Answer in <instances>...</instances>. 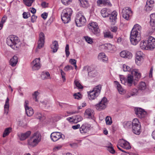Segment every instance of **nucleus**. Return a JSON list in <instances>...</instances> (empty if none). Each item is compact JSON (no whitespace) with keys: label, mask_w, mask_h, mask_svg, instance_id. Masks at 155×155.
Wrapping results in <instances>:
<instances>
[{"label":"nucleus","mask_w":155,"mask_h":155,"mask_svg":"<svg viewBox=\"0 0 155 155\" xmlns=\"http://www.w3.org/2000/svg\"><path fill=\"white\" fill-rule=\"evenodd\" d=\"M44 43L45 41L43 42L42 41H38V48L36 49V51H37L38 49H41L42 48L44 45Z\"/></svg>","instance_id":"5fc2aeb1"},{"label":"nucleus","mask_w":155,"mask_h":155,"mask_svg":"<svg viewBox=\"0 0 155 155\" xmlns=\"http://www.w3.org/2000/svg\"><path fill=\"white\" fill-rule=\"evenodd\" d=\"M39 93L38 91H35L34 92V93L33 94V96H34V98L35 99V101H38V100L37 99V97L39 94Z\"/></svg>","instance_id":"13d9d810"},{"label":"nucleus","mask_w":155,"mask_h":155,"mask_svg":"<svg viewBox=\"0 0 155 155\" xmlns=\"http://www.w3.org/2000/svg\"><path fill=\"white\" fill-rule=\"evenodd\" d=\"M50 47L52 50V52L53 53L56 52L59 48L58 41H55L53 42L52 44L50 45Z\"/></svg>","instance_id":"b1692460"},{"label":"nucleus","mask_w":155,"mask_h":155,"mask_svg":"<svg viewBox=\"0 0 155 155\" xmlns=\"http://www.w3.org/2000/svg\"><path fill=\"white\" fill-rule=\"evenodd\" d=\"M148 44L147 41L144 40L142 41L140 43V47L141 49L143 50H148L150 49L148 46Z\"/></svg>","instance_id":"cd10ccee"},{"label":"nucleus","mask_w":155,"mask_h":155,"mask_svg":"<svg viewBox=\"0 0 155 155\" xmlns=\"http://www.w3.org/2000/svg\"><path fill=\"white\" fill-rule=\"evenodd\" d=\"M101 89V86L99 84L95 87L91 91L87 92L88 98L90 100H93L96 98L100 94Z\"/></svg>","instance_id":"7ed1b4c3"},{"label":"nucleus","mask_w":155,"mask_h":155,"mask_svg":"<svg viewBox=\"0 0 155 155\" xmlns=\"http://www.w3.org/2000/svg\"><path fill=\"white\" fill-rule=\"evenodd\" d=\"M134 110L137 116L140 118H144L146 114V112L143 109L140 108H135Z\"/></svg>","instance_id":"9b49d317"},{"label":"nucleus","mask_w":155,"mask_h":155,"mask_svg":"<svg viewBox=\"0 0 155 155\" xmlns=\"http://www.w3.org/2000/svg\"><path fill=\"white\" fill-rule=\"evenodd\" d=\"M79 17L78 21V27H80L84 26L86 24V20L85 17L83 15L79 16L78 15V17Z\"/></svg>","instance_id":"a211bd4d"},{"label":"nucleus","mask_w":155,"mask_h":155,"mask_svg":"<svg viewBox=\"0 0 155 155\" xmlns=\"http://www.w3.org/2000/svg\"><path fill=\"white\" fill-rule=\"evenodd\" d=\"M61 18L64 24L67 23L70 21V16L63 13L61 14Z\"/></svg>","instance_id":"5701e85b"},{"label":"nucleus","mask_w":155,"mask_h":155,"mask_svg":"<svg viewBox=\"0 0 155 155\" xmlns=\"http://www.w3.org/2000/svg\"><path fill=\"white\" fill-rule=\"evenodd\" d=\"M72 11L71 8H67L63 10L62 13L71 16V15L72 14Z\"/></svg>","instance_id":"c03bdc74"},{"label":"nucleus","mask_w":155,"mask_h":155,"mask_svg":"<svg viewBox=\"0 0 155 155\" xmlns=\"http://www.w3.org/2000/svg\"><path fill=\"white\" fill-rule=\"evenodd\" d=\"M114 83L120 94H123L125 92V91L122 87L121 85L119 84V82L117 81H114Z\"/></svg>","instance_id":"393cba45"},{"label":"nucleus","mask_w":155,"mask_h":155,"mask_svg":"<svg viewBox=\"0 0 155 155\" xmlns=\"http://www.w3.org/2000/svg\"><path fill=\"white\" fill-rule=\"evenodd\" d=\"M91 126L90 125L84 124L82 125L80 128V131L81 133H85L87 132L90 129Z\"/></svg>","instance_id":"aec40b11"},{"label":"nucleus","mask_w":155,"mask_h":155,"mask_svg":"<svg viewBox=\"0 0 155 155\" xmlns=\"http://www.w3.org/2000/svg\"><path fill=\"white\" fill-rule=\"evenodd\" d=\"M141 34L132 30L130 34V40L131 43L136 45L141 40Z\"/></svg>","instance_id":"20e7f679"},{"label":"nucleus","mask_w":155,"mask_h":155,"mask_svg":"<svg viewBox=\"0 0 155 155\" xmlns=\"http://www.w3.org/2000/svg\"><path fill=\"white\" fill-rule=\"evenodd\" d=\"M132 14V11L130 8L126 7L122 11V15L123 17L127 21L129 20Z\"/></svg>","instance_id":"6e6552de"},{"label":"nucleus","mask_w":155,"mask_h":155,"mask_svg":"<svg viewBox=\"0 0 155 155\" xmlns=\"http://www.w3.org/2000/svg\"><path fill=\"white\" fill-rule=\"evenodd\" d=\"M106 123L107 125H110L112 122L111 117L110 116H107L105 119Z\"/></svg>","instance_id":"de8ad7c7"},{"label":"nucleus","mask_w":155,"mask_h":155,"mask_svg":"<svg viewBox=\"0 0 155 155\" xmlns=\"http://www.w3.org/2000/svg\"><path fill=\"white\" fill-rule=\"evenodd\" d=\"M101 48L105 51H109L113 50L115 48L114 45L110 44H106L101 45Z\"/></svg>","instance_id":"2eb2a0df"},{"label":"nucleus","mask_w":155,"mask_h":155,"mask_svg":"<svg viewBox=\"0 0 155 155\" xmlns=\"http://www.w3.org/2000/svg\"><path fill=\"white\" fill-rule=\"evenodd\" d=\"M73 67L71 65H67L65 66L64 68V70L65 71H68L69 70H71L73 69Z\"/></svg>","instance_id":"bf43d9fd"},{"label":"nucleus","mask_w":155,"mask_h":155,"mask_svg":"<svg viewBox=\"0 0 155 155\" xmlns=\"http://www.w3.org/2000/svg\"><path fill=\"white\" fill-rule=\"evenodd\" d=\"M85 69L87 68L88 75L90 77L93 78L98 76L99 73L96 68L92 66H85L84 67Z\"/></svg>","instance_id":"0eeeda50"},{"label":"nucleus","mask_w":155,"mask_h":155,"mask_svg":"<svg viewBox=\"0 0 155 155\" xmlns=\"http://www.w3.org/2000/svg\"><path fill=\"white\" fill-rule=\"evenodd\" d=\"M118 144L119 146L126 150H129L131 148V147L129 143L123 139H120L118 141Z\"/></svg>","instance_id":"f8f14e48"},{"label":"nucleus","mask_w":155,"mask_h":155,"mask_svg":"<svg viewBox=\"0 0 155 155\" xmlns=\"http://www.w3.org/2000/svg\"><path fill=\"white\" fill-rule=\"evenodd\" d=\"M45 39L44 34L43 32H41L39 34V39L38 41H41L43 42L45 41Z\"/></svg>","instance_id":"3c124183"},{"label":"nucleus","mask_w":155,"mask_h":155,"mask_svg":"<svg viewBox=\"0 0 155 155\" xmlns=\"http://www.w3.org/2000/svg\"><path fill=\"white\" fill-rule=\"evenodd\" d=\"M120 55L121 57L128 59L131 58L132 57V53L127 51H123L120 53Z\"/></svg>","instance_id":"dca6fc26"},{"label":"nucleus","mask_w":155,"mask_h":155,"mask_svg":"<svg viewBox=\"0 0 155 155\" xmlns=\"http://www.w3.org/2000/svg\"><path fill=\"white\" fill-rule=\"evenodd\" d=\"M50 137L51 140L54 142L61 139L63 140L64 139V136L61 133L58 132H52L51 134Z\"/></svg>","instance_id":"9d476101"},{"label":"nucleus","mask_w":155,"mask_h":155,"mask_svg":"<svg viewBox=\"0 0 155 155\" xmlns=\"http://www.w3.org/2000/svg\"><path fill=\"white\" fill-rule=\"evenodd\" d=\"M61 73V75L62 78L63 79V81L64 82L65 81V73L62 71V69L60 71Z\"/></svg>","instance_id":"4d7b16f0"},{"label":"nucleus","mask_w":155,"mask_h":155,"mask_svg":"<svg viewBox=\"0 0 155 155\" xmlns=\"http://www.w3.org/2000/svg\"><path fill=\"white\" fill-rule=\"evenodd\" d=\"M12 131V128L9 127L6 128L4 131L3 134V137H5L8 136L9 133L11 132Z\"/></svg>","instance_id":"a19ab883"},{"label":"nucleus","mask_w":155,"mask_h":155,"mask_svg":"<svg viewBox=\"0 0 155 155\" xmlns=\"http://www.w3.org/2000/svg\"><path fill=\"white\" fill-rule=\"evenodd\" d=\"M40 58H36L31 63L32 65V69L33 70H36L39 69L41 67L40 63Z\"/></svg>","instance_id":"4468645a"},{"label":"nucleus","mask_w":155,"mask_h":155,"mask_svg":"<svg viewBox=\"0 0 155 155\" xmlns=\"http://www.w3.org/2000/svg\"><path fill=\"white\" fill-rule=\"evenodd\" d=\"M23 17L24 18H27L29 17L28 13L24 12L23 14Z\"/></svg>","instance_id":"774afa93"},{"label":"nucleus","mask_w":155,"mask_h":155,"mask_svg":"<svg viewBox=\"0 0 155 155\" xmlns=\"http://www.w3.org/2000/svg\"><path fill=\"white\" fill-rule=\"evenodd\" d=\"M88 27L96 36H98L100 35V29L96 23L94 22H91L88 24Z\"/></svg>","instance_id":"423d86ee"},{"label":"nucleus","mask_w":155,"mask_h":155,"mask_svg":"<svg viewBox=\"0 0 155 155\" xmlns=\"http://www.w3.org/2000/svg\"><path fill=\"white\" fill-rule=\"evenodd\" d=\"M141 30L142 28L141 26L138 24H136L134 25L132 30L137 32H138V33L141 34Z\"/></svg>","instance_id":"c9c22d12"},{"label":"nucleus","mask_w":155,"mask_h":155,"mask_svg":"<svg viewBox=\"0 0 155 155\" xmlns=\"http://www.w3.org/2000/svg\"><path fill=\"white\" fill-rule=\"evenodd\" d=\"M147 41L150 50L153 49L155 48V38L151 36H149L148 38Z\"/></svg>","instance_id":"ddd939ff"},{"label":"nucleus","mask_w":155,"mask_h":155,"mask_svg":"<svg viewBox=\"0 0 155 155\" xmlns=\"http://www.w3.org/2000/svg\"><path fill=\"white\" fill-rule=\"evenodd\" d=\"M138 94V91L137 89H134L130 92H129L126 95V97L127 98H128L131 96H134L137 95Z\"/></svg>","instance_id":"72a5a7b5"},{"label":"nucleus","mask_w":155,"mask_h":155,"mask_svg":"<svg viewBox=\"0 0 155 155\" xmlns=\"http://www.w3.org/2000/svg\"><path fill=\"white\" fill-rule=\"evenodd\" d=\"M110 146L107 147V150L111 153L114 154L115 153V151L112 146V145L110 143Z\"/></svg>","instance_id":"603ef678"},{"label":"nucleus","mask_w":155,"mask_h":155,"mask_svg":"<svg viewBox=\"0 0 155 155\" xmlns=\"http://www.w3.org/2000/svg\"><path fill=\"white\" fill-rule=\"evenodd\" d=\"M80 2V5L84 8H87L89 6L88 2L87 0H78Z\"/></svg>","instance_id":"58836bf2"},{"label":"nucleus","mask_w":155,"mask_h":155,"mask_svg":"<svg viewBox=\"0 0 155 155\" xmlns=\"http://www.w3.org/2000/svg\"><path fill=\"white\" fill-rule=\"evenodd\" d=\"M9 99L7 97L6 100L5 104L4 105V113L6 114H8V111L9 108Z\"/></svg>","instance_id":"e433bc0d"},{"label":"nucleus","mask_w":155,"mask_h":155,"mask_svg":"<svg viewBox=\"0 0 155 155\" xmlns=\"http://www.w3.org/2000/svg\"><path fill=\"white\" fill-rule=\"evenodd\" d=\"M18 57L17 55H14L10 60L9 64L12 67L16 66L18 61Z\"/></svg>","instance_id":"a878e982"},{"label":"nucleus","mask_w":155,"mask_h":155,"mask_svg":"<svg viewBox=\"0 0 155 155\" xmlns=\"http://www.w3.org/2000/svg\"><path fill=\"white\" fill-rule=\"evenodd\" d=\"M123 125L126 129L132 128V132L136 134H140L141 131L140 123L137 118L134 119L132 122L130 121L124 122Z\"/></svg>","instance_id":"f257e3e1"},{"label":"nucleus","mask_w":155,"mask_h":155,"mask_svg":"<svg viewBox=\"0 0 155 155\" xmlns=\"http://www.w3.org/2000/svg\"><path fill=\"white\" fill-rule=\"evenodd\" d=\"M101 13L103 17L105 18L108 17L111 13V12L109 9L104 8L101 10Z\"/></svg>","instance_id":"c756f323"},{"label":"nucleus","mask_w":155,"mask_h":155,"mask_svg":"<svg viewBox=\"0 0 155 155\" xmlns=\"http://www.w3.org/2000/svg\"><path fill=\"white\" fill-rule=\"evenodd\" d=\"M35 0H23L24 4L27 6L30 7Z\"/></svg>","instance_id":"49530a36"},{"label":"nucleus","mask_w":155,"mask_h":155,"mask_svg":"<svg viewBox=\"0 0 155 155\" xmlns=\"http://www.w3.org/2000/svg\"><path fill=\"white\" fill-rule=\"evenodd\" d=\"M37 18V16L34 15H33L31 17V21L32 22H34L35 21Z\"/></svg>","instance_id":"69168bd1"},{"label":"nucleus","mask_w":155,"mask_h":155,"mask_svg":"<svg viewBox=\"0 0 155 155\" xmlns=\"http://www.w3.org/2000/svg\"><path fill=\"white\" fill-rule=\"evenodd\" d=\"M84 38L86 41L89 44H92L93 43V39L87 36H84Z\"/></svg>","instance_id":"8fccbe9b"},{"label":"nucleus","mask_w":155,"mask_h":155,"mask_svg":"<svg viewBox=\"0 0 155 155\" xmlns=\"http://www.w3.org/2000/svg\"><path fill=\"white\" fill-rule=\"evenodd\" d=\"M97 2L98 6H100L102 5L109 6L112 5L110 2L108 0H98Z\"/></svg>","instance_id":"4be33fe9"},{"label":"nucleus","mask_w":155,"mask_h":155,"mask_svg":"<svg viewBox=\"0 0 155 155\" xmlns=\"http://www.w3.org/2000/svg\"><path fill=\"white\" fill-rule=\"evenodd\" d=\"M107 104V101L105 97H104L98 104L95 105L96 109L100 111L104 109L106 107Z\"/></svg>","instance_id":"1a4fd4ad"},{"label":"nucleus","mask_w":155,"mask_h":155,"mask_svg":"<svg viewBox=\"0 0 155 155\" xmlns=\"http://www.w3.org/2000/svg\"><path fill=\"white\" fill-rule=\"evenodd\" d=\"M123 70L124 71H131L132 75H134L136 78L137 79L136 80L138 81V79L141 77V74L140 73L138 70L134 69L131 70V68L127 65L124 64L123 66Z\"/></svg>","instance_id":"39448f33"},{"label":"nucleus","mask_w":155,"mask_h":155,"mask_svg":"<svg viewBox=\"0 0 155 155\" xmlns=\"http://www.w3.org/2000/svg\"><path fill=\"white\" fill-rule=\"evenodd\" d=\"M117 30V28L116 26H114L111 28L110 30L113 32H116Z\"/></svg>","instance_id":"e2e57ef3"},{"label":"nucleus","mask_w":155,"mask_h":155,"mask_svg":"<svg viewBox=\"0 0 155 155\" xmlns=\"http://www.w3.org/2000/svg\"><path fill=\"white\" fill-rule=\"evenodd\" d=\"M31 137L38 143L41 140V136L39 132H36L34 133Z\"/></svg>","instance_id":"2f4dec72"},{"label":"nucleus","mask_w":155,"mask_h":155,"mask_svg":"<svg viewBox=\"0 0 155 155\" xmlns=\"http://www.w3.org/2000/svg\"><path fill=\"white\" fill-rule=\"evenodd\" d=\"M138 87L139 90H144L146 88V85L145 83L143 82H140L138 85Z\"/></svg>","instance_id":"37998d69"},{"label":"nucleus","mask_w":155,"mask_h":155,"mask_svg":"<svg viewBox=\"0 0 155 155\" xmlns=\"http://www.w3.org/2000/svg\"><path fill=\"white\" fill-rule=\"evenodd\" d=\"M117 13L116 11H113L109 18V21L111 22H115L117 19Z\"/></svg>","instance_id":"c85d7f7f"},{"label":"nucleus","mask_w":155,"mask_h":155,"mask_svg":"<svg viewBox=\"0 0 155 155\" xmlns=\"http://www.w3.org/2000/svg\"><path fill=\"white\" fill-rule=\"evenodd\" d=\"M143 53L140 51H138L136 53V56H143Z\"/></svg>","instance_id":"0e129e2a"},{"label":"nucleus","mask_w":155,"mask_h":155,"mask_svg":"<svg viewBox=\"0 0 155 155\" xmlns=\"http://www.w3.org/2000/svg\"><path fill=\"white\" fill-rule=\"evenodd\" d=\"M25 109L26 114L28 116L30 117L33 114L34 110L31 107H29Z\"/></svg>","instance_id":"f704fd0d"},{"label":"nucleus","mask_w":155,"mask_h":155,"mask_svg":"<svg viewBox=\"0 0 155 155\" xmlns=\"http://www.w3.org/2000/svg\"><path fill=\"white\" fill-rule=\"evenodd\" d=\"M67 120L69 122H72L74 124H77L78 123V118H77L76 116L68 117L67 118Z\"/></svg>","instance_id":"4c0bfd02"},{"label":"nucleus","mask_w":155,"mask_h":155,"mask_svg":"<svg viewBox=\"0 0 155 155\" xmlns=\"http://www.w3.org/2000/svg\"><path fill=\"white\" fill-rule=\"evenodd\" d=\"M104 37L105 38L112 39L113 38V35L110 31H107L104 33Z\"/></svg>","instance_id":"a18cd8bd"},{"label":"nucleus","mask_w":155,"mask_h":155,"mask_svg":"<svg viewBox=\"0 0 155 155\" xmlns=\"http://www.w3.org/2000/svg\"><path fill=\"white\" fill-rule=\"evenodd\" d=\"M71 0H61L62 3L65 5H68V4L69 2H71Z\"/></svg>","instance_id":"052dcab7"},{"label":"nucleus","mask_w":155,"mask_h":155,"mask_svg":"<svg viewBox=\"0 0 155 155\" xmlns=\"http://www.w3.org/2000/svg\"><path fill=\"white\" fill-rule=\"evenodd\" d=\"M150 17V25L152 29V32H153L155 30V13L151 14Z\"/></svg>","instance_id":"6ab92c4d"},{"label":"nucleus","mask_w":155,"mask_h":155,"mask_svg":"<svg viewBox=\"0 0 155 155\" xmlns=\"http://www.w3.org/2000/svg\"><path fill=\"white\" fill-rule=\"evenodd\" d=\"M69 46L68 44H67L65 48V52L66 53V56L68 57L70 55V52L69 51Z\"/></svg>","instance_id":"6e6d98bb"},{"label":"nucleus","mask_w":155,"mask_h":155,"mask_svg":"<svg viewBox=\"0 0 155 155\" xmlns=\"http://www.w3.org/2000/svg\"><path fill=\"white\" fill-rule=\"evenodd\" d=\"M154 3V1L153 0H147V5H152Z\"/></svg>","instance_id":"338daca9"},{"label":"nucleus","mask_w":155,"mask_h":155,"mask_svg":"<svg viewBox=\"0 0 155 155\" xmlns=\"http://www.w3.org/2000/svg\"><path fill=\"white\" fill-rule=\"evenodd\" d=\"M133 75L128 74L127 77L126 82L127 83L129 86H131L133 83L135 85L136 84V82L133 78Z\"/></svg>","instance_id":"f3484780"},{"label":"nucleus","mask_w":155,"mask_h":155,"mask_svg":"<svg viewBox=\"0 0 155 155\" xmlns=\"http://www.w3.org/2000/svg\"><path fill=\"white\" fill-rule=\"evenodd\" d=\"M48 15V13L46 12H44L41 14V17L43 18L45 20L47 17Z\"/></svg>","instance_id":"680f3d73"},{"label":"nucleus","mask_w":155,"mask_h":155,"mask_svg":"<svg viewBox=\"0 0 155 155\" xmlns=\"http://www.w3.org/2000/svg\"><path fill=\"white\" fill-rule=\"evenodd\" d=\"M28 144L32 147L36 146L39 143L31 137L28 140Z\"/></svg>","instance_id":"bb28decb"},{"label":"nucleus","mask_w":155,"mask_h":155,"mask_svg":"<svg viewBox=\"0 0 155 155\" xmlns=\"http://www.w3.org/2000/svg\"><path fill=\"white\" fill-rule=\"evenodd\" d=\"M98 59L103 61H106L108 60V58L104 53H100L98 56Z\"/></svg>","instance_id":"473e14b6"},{"label":"nucleus","mask_w":155,"mask_h":155,"mask_svg":"<svg viewBox=\"0 0 155 155\" xmlns=\"http://www.w3.org/2000/svg\"><path fill=\"white\" fill-rule=\"evenodd\" d=\"M143 56H136L135 59L136 64L137 65H140L143 61Z\"/></svg>","instance_id":"ea45409f"},{"label":"nucleus","mask_w":155,"mask_h":155,"mask_svg":"<svg viewBox=\"0 0 155 155\" xmlns=\"http://www.w3.org/2000/svg\"><path fill=\"white\" fill-rule=\"evenodd\" d=\"M31 132L30 131H28L25 133L22 134L20 139L21 140H23L28 137L30 135Z\"/></svg>","instance_id":"7c9ffc66"},{"label":"nucleus","mask_w":155,"mask_h":155,"mask_svg":"<svg viewBox=\"0 0 155 155\" xmlns=\"http://www.w3.org/2000/svg\"><path fill=\"white\" fill-rule=\"evenodd\" d=\"M84 115L89 118H92L94 115V111L90 108L87 109L84 113Z\"/></svg>","instance_id":"412c9836"},{"label":"nucleus","mask_w":155,"mask_h":155,"mask_svg":"<svg viewBox=\"0 0 155 155\" xmlns=\"http://www.w3.org/2000/svg\"><path fill=\"white\" fill-rule=\"evenodd\" d=\"M7 19V17L5 15H4L2 18L0 23V30L2 29L3 26V24L5 22Z\"/></svg>","instance_id":"09e8293b"},{"label":"nucleus","mask_w":155,"mask_h":155,"mask_svg":"<svg viewBox=\"0 0 155 155\" xmlns=\"http://www.w3.org/2000/svg\"><path fill=\"white\" fill-rule=\"evenodd\" d=\"M69 62L71 64L73 65L74 66L75 69L77 68V66L76 65V60L73 59H71L69 60Z\"/></svg>","instance_id":"864d4df0"},{"label":"nucleus","mask_w":155,"mask_h":155,"mask_svg":"<svg viewBox=\"0 0 155 155\" xmlns=\"http://www.w3.org/2000/svg\"><path fill=\"white\" fill-rule=\"evenodd\" d=\"M7 45L15 50H17L20 46V42L18 37L14 35H11L7 38Z\"/></svg>","instance_id":"f03ea898"},{"label":"nucleus","mask_w":155,"mask_h":155,"mask_svg":"<svg viewBox=\"0 0 155 155\" xmlns=\"http://www.w3.org/2000/svg\"><path fill=\"white\" fill-rule=\"evenodd\" d=\"M50 74L48 72H43L41 75V77L43 80L47 79L50 77Z\"/></svg>","instance_id":"79ce46f5"}]
</instances>
